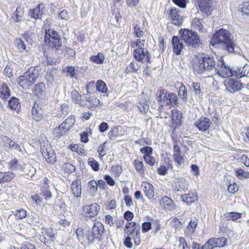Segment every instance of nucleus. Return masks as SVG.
<instances>
[{
  "instance_id": "obj_2",
  "label": "nucleus",
  "mask_w": 249,
  "mask_h": 249,
  "mask_svg": "<svg viewBox=\"0 0 249 249\" xmlns=\"http://www.w3.org/2000/svg\"><path fill=\"white\" fill-rule=\"evenodd\" d=\"M39 75V69L37 67H30L23 75L18 78V83L23 89H29L36 81Z\"/></svg>"
},
{
  "instance_id": "obj_61",
  "label": "nucleus",
  "mask_w": 249,
  "mask_h": 249,
  "mask_svg": "<svg viewBox=\"0 0 249 249\" xmlns=\"http://www.w3.org/2000/svg\"><path fill=\"white\" fill-rule=\"evenodd\" d=\"M228 190L230 193L233 194L238 190V187L235 182L229 184L228 186Z\"/></svg>"
},
{
  "instance_id": "obj_39",
  "label": "nucleus",
  "mask_w": 249,
  "mask_h": 249,
  "mask_svg": "<svg viewBox=\"0 0 249 249\" xmlns=\"http://www.w3.org/2000/svg\"><path fill=\"white\" fill-rule=\"evenodd\" d=\"M95 87L97 90L102 93H106L107 90V88L106 83L101 80H99L97 81Z\"/></svg>"
},
{
  "instance_id": "obj_33",
  "label": "nucleus",
  "mask_w": 249,
  "mask_h": 249,
  "mask_svg": "<svg viewBox=\"0 0 249 249\" xmlns=\"http://www.w3.org/2000/svg\"><path fill=\"white\" fill-rule=\"evenodd\" d=\"M203 22V19L195 18L192 21V25L194 28L196 29L199 30L200 32L202 33L206 31V29L204 27L202 24Z\"/></svg>"
},
{
  "instance_id": "obj_60",
  "label": "nucleus",
  "mask_w": 249,
  "mask_h": 249,
  "mask_svg": "<svg viewBox=\"0 0 249 249\" xmlns=\"http://www.w3.org/2000/svg\"><path fill=\"white\" fill-rule=\"evenodd\" d=\"M172 1L176 5L181 8H185L188 1V0H172Z\"/></svg>"
},
{
  "instance_id": "obj_24",
  "label": "nucleus",
  "mask_w": 249,
  "mask_h": 249,
  "mask_svg": "<svg viewBox=\"0 0 249 249\" xmlns=\"http://www.w3.org/2000/svg\"><path fill=\"white\" fill-rule=\"evenodd\" d=\"M180 198L183 202L190 205L197 200V194L190 192L187 194L180 195Z\"/></svg>"
},
{
  "instance_id": "obj_55",
  "label": "nucleus",
  "mask_w": 249,
  "mask_h": 249,
  "mask_svg": "<svg viewBox=\"0 0 249 249\" xmlns=\"http://www.w3.org/2000/svg\"><path fill=\"white\" fill-rule=\"evenodd\" d=\"M74 122L75 120L74 119V117L71 116L67 118L63 123L65 124V125H67V128L70 129L71 127L74 124Z\"/></svg>"
},
{
  "instance_id": "obj_3",
  "label": "nucleus",
  "mask_w": 249,
  "mask_h": 249,
  "mask_svg": "<svg viewBox=\"0 0 249 249\" xmlns=\"http://www.w3.org/2000/svg\"><path fill=\"white\" fill-rule=\"evenodd\" d=\"M215 61L213 56L208 54H203L198 59L195 71L197 74H202L215 70Z\"/></svg>"
},
{
  "instance_id": "obj_64",
  "label": "nucleus",
  "mask_w": 249,
  "mask_h": 249,
  "mask_svg": "<svg viewBox=\"0 0 249 249\" xmlns=\"http://www.w3.org/2000/svg\"><path fill=\"white\" fill-rule=\"evenodd\" d=\"M212 238L208 240V241L203 246L201 247V249H213L214 246Z\"/></svg>"
},
{
  "instance_id": "obj_4",
  "label": "nucleus",
  "mask_w": 249,
  "mask_h": 249,
  "mask_svg": "<svg viewBox=\"0 0 249 249\" xmlns=\"http://www.w3.org/2000/svg\"><path fill=\"white\" fill-rule=\"evenodd\" d=\"M179 34L181 40L184 41L188 46L196 47L201 44L198 35L194 31L187 29H181Z\"/></svg>"
},
{
  "instance_id": "obj_36",
  "label": "nucleus",
  "mask_w": 249,
  "mask_h": 249,
  "mask_svg": "<svg viewBox=\"0 0 249 249\" xmlns=\"http://www.w3.org/2000/svg\"><path fill=\"white\" fill-rule=\"evenodd\" d=\"M178 91L179 97L183 101L186 102L188 98V92L186 87L182 83L180 84V86L179 87Z\"/></svg>"
},
{
  "instance_id": "obj_11",
  "label": "nucleus",
  "mask_w": 249,
  "mask_h": 249,
  "mask_svg": "<svg viewBox=\"0 0 249 249\" xmlns=\"http://www.w3.org/2000/svg\"><path fill=\"white\" fill-rule=\"evenodd\" d=\"M100 209V206L96 203L86 205L83 208L84 216L89 218H93L97 215Z\"/></svg>"
},
{
  "instance_id": "obj_10",
  "label": "nucleus",
  "mask_w": 249,
  "mask_h": 249,
  "mask_svg": "<svg viewBox=\"0 0 249 249\" xmlns=\"http://www.w3.org/2000/svg\"><path fill=\"white\" fill-rule=\"evenodd\" d=\"M133 55L137 61L142 63H151V54L147 49H136L134 50Z\"/></svg>"
},
{
  "instance_id": "obj_1",
  "label": "nucleus",
  "mask_w": 249,
  "mask_h": 249,
  "mask_svg": "<svg viewBox=\"0 0 249 249\" xmlns=\"http://www.w3.org/2000/svg\"><path fill=\"white\" fill-rule=\"evenodd\" d=\"M231 36V34L229 31L222 28L215 33L212 39L228 53H239V47Z\"/></svg>"
},
{
  "instance_id": "obj_25",
  "label": "nucleus",
  "mask_w": 249,
  "mask_h": 249,
  "mask_svg": "<svg viewBox=\"0 0 249 249\" xmlns=\"http://www.w3.org/2000/svg\"><path fill=\"white\" fill-rule=\"evenodd\" d=\"M164 103L167 106L175 107L178 104V98L175 93L166 91Z\"/></svg>"
},
{
  "instance_id": "obj_27",
  "label": "nucleus",
  "mask_w": 249,
  "mask_h": 249,
  "mask_svg": "<svg viewBox=\"0 0 249 249\" xmlns=\"http://www.w3.org/2000/svg\"><path fill=\"white\" fill-rule=\"evenodd\" d=\"M70 129L67 128L65 124L61 123L58 128H56L53 130V135L54 137L60 138L61 136L66 134Z\"/></svg>"
},
{
  "instance_id": "obj_44",
  "label": "nucleus",
  "mask_w": 249,
  "mask_h": 249,
  "mask_svg": "<svg viewBox=\"0 0 249 249\" xmlns=\"http://www.w3.org/2000/svg\"><path fill=\"white\" fill-rule=\"evenodd\" d=\"M105 59L104 55L102 53H98L96 55H92L90 57V60L94 63L100 64L103 63Z\"/></svg>"
},
{
  "instance_id": "obj_59",
  "label": "nucleus",
  "mask_w": 249,
  "mask_h": 249,
  "mask_svg": "<svg viewBox=\"0 0 249 249\" xmlns=\"http://www.w3.org/2000/svg\"><path fill=\"white\" fill-rule=\"evenodd\" d=\"M192 87H193V91L195 92V94L197 96H200L201 90L200 84L197 82H193Z\"/></svg>"
},
{
  "instance_id": "obj_58",
  "label": "nucleus",
  "mask_w": 249,
  "mask_h": 249,
  "mask_svg": "<svg viewBox=\"0 0 249 249\" xmlns=\"http://www.w3.org/2000/svg\"><path fill=\"white\" fill-rule=\"evenodd\" d=\"M2 141L5 142V143L9 147L10 149H11L12 146L14 145L15 142L14 141H12L10 138L6 136H3L1 138Z\"/></svg>"
},
{
  "instance_id": "obj_46",
  "label": "nucleus",
  "mask_w": 249,
  "mask_h": 249,
  "mask_svg": "<svg viewBox=\"0 0 249 249\" xmlns=\"http://www.w3.org/2000/svg\"><path fill=\"white\" fill-rule=\"evenodd\" d=\"M138 107L141 112L145 113L149 109L148 102L143 100L140 101L138 105Z\"/></svg>"
},
{
  "instance_id": "obj_34",
  "label": "nucleus",
  "mask_w": 249,
  "mask_h": 249,
  "mask_svg": "<svg viewBox=\"0 0 249 249\" xmlns=\"http://www.w3.org/2000/svg\"><path fill=\"white\" fill-rule=\"evenodd\" d=\"M14 176V174L10 172H0V183L10 181Z\"/></svg>"
},
{
  "instance_id": "obj_35",
  "label": "nucleus",
  "mask_w": 249,
  "mask_h": 249,
  "mask_svg": "<svg viewBox=\"0 0 249 249\" xmlns=\"http://www.w3.org/2000/svg\"><path fill=\"white\" fill-rule=\"evenodd\" d=\"M213 242L214 248L223 247L227 245V240L224 237H220L219 238H212Z\"/></svg>"
},
{
  "instance_id": "obj_56",
  "label": "nucleus",
  "mask_w": 249,
  "mask_h": 249,
  "mask_svg": "<svg viewBox=\"0 0 249 249\" xmlns=\"http://www.w3.org/2000/svg\"><path fill=\"white\" fill-rule=\"evenodd\" d=\"M65 172L69 174L72 173L75 171V167L72 164L67 163L65 164Z\"/></svg>"
},
{
  "instance_id": "obj_9",
  "label": "nucleus",
  "mask_w": 249,
  "mask_h": 249,
  "mask_svg": "<svg viewBox=\"0 0 249 249\" xmlns=\"http://www.w3.org/2000/svg\"><path fill=\"white\" fill-rule=\"evenodd\" d=\"M40 151L43 157L46 159L47 162L51 163L56 161V156L52 151L51 146L45 143L41 144Z\"/></svg>"
},
{
  "instance_id": "obj_29",
  "label": "nucleus",
  "mask_w": 249,
  "mask_h": 249,
  "mask_svg": "<svg viewBox=\"0 0 249 249\" xmlns=\"http://www.w3.org/2000/svg\"><path fill=\"white\" fill-rule=\"evenodd\" d=\"M182 114L180 111L178 110H174L172 111V123L175 124L176 126L175 127H178L181 125L182 122L181 119L182 118Z\"/></svg>"
},
{
  "instance_id": "obj_63",
  "label": "nucleus",
  "mask_w": 249,
  "mask_h": 249,
  "mask_svg": "<svg viewBox=\"0 0 249 249\" xmlns=\"http://www.w3.org/2000/svg\"><path fill=\"white\" fill-rule=\"evenodd\" d=\"M172 222L174 224V226L175 227V230H179L181 229L182 226V223L181 222L179 219H178L176 217H174L172 220Z\"/></svg>"
},
{
  "instance_id": "obj_26",
  "label": "nucleus",
  "mask_w": 249,
  "mask_h": 249,
  "mask_svg": "<svg viewBox=\"0 0 249 249\" xmlns=\"http://www.w3.org/2000/svg\"><path fill=\"white\" fill-rule=\"evenodd\" d=\"M160 205L165 210L171 211L174 208L173 201L167 196H163L160 200Z\"/></svg>"
},
{
  "instance_id": "obj_41",
  "label": "nucleus",
  "mask_w": 249,
  "mask_h": 249,
  "mask_svg": "<svg viewBox=\"0 0 249 249\" xmlns=\"http://www.w3.org/2000/svg\"><path fill=\"white\" fill-rule=\"evenodd\" d=\"M166 90L165 89H158L157 92V99L159 104H163L166 95Z\"/></svg>"
},
{
  "instance_id": "obj_42",
  "label": "nucleus",
  "mask_w": 249,
  "mask_h": 249,
  "mask_svg": "<svg viewBox=\"0 0 249 249\" xmlns=\"http://www.w3.org/2000/svg\"><path fill=\"white\" fill-rule=\"evenodd\" d=\"M235 176L237 178L241 179L242 178H249V172L245 171L241 168L234 169Z\"/></svg>"
},
{
  "instance_id": "obj_22",
  "label": "nucleus",
  "mask_w": 249,
  "mask_h": 249,
  "mask_svg": "<svg viewBox=\"0 0 249 249\" xmlns=\"http://www.w3.org/2000/svg\"><path fill=\"white\" fill-rule=\"evenodd\" d=\"M233 76L241 78L244 76L249 77V66L245 65L243 67L234 69Z\"/></svg>"
},
{
  "instance_id": "obj_40",
  "label": "nucleus",
  "mask_w": 249,
  "mask_h": 249,
  "mask_svg": "<svg viewBox=\"0 0 249 249\" xmlns=\"http://www.w3.org/2000/svg\"><path fill=\"white\" fill-rule=\"evenodd\" d=\"M242 213L234 212H228L225 214V216L228 220L235 221L241 217Z\"/></svg>"
},
{
  "instance_id": "obj_45",
  "label": "nucleus",
  "mask_w": 249,
  "mask_h": 249,
  "mask_svg": "<svg viewBox=\"0 0 249 249\" xmlns=\"http://www.w3.org/2000/svg\"><path fill=\"white\" fill-rule=\"evenodd\" d=\"M88 186L89 188L90 193L92 195H94L98 190L97 183L94 180H91L88 182Z\"/></svg>"
},
{
  "instance_id": "obj_21",
  "label": "nucleus",
  "mask_w": 249,
  "mask_h": 249,
  "mask_svg": "<svg viewBox=\"0 0 249 249\" xmlns=\"http://www.w3.org/2000/svg\"><path fill=\"white\" fill-rule=\"evenodd\" d=\"M71 189L74 197H80L82 193L81 180L79 179L74 180L71 183Z\"/></svg>"
},
{
  "instance_id": "obj_37",
  "label": "nucleus",
  "mask_w": 249,
  "mask_h": 249,
  "mask_svg": "<svg viewBox=\"0 0 249 249\" xmlns=\"http://www.w3.org/2000/svg\"><path fill=\"white\" fill-rule=\"evenodd\" d=\"M146 218L147 221L143 222L142 225V230L143 233L147 232L151 229V222L152 221H154V220L149 216Z\"/></svg>"
},
{
  "instance_id": "obj_23",
  "label": "nucleus",
  "mask_w": 249,
  "mask_h": 249,
  "mask_svg": "<svg viewBox=\"0 0 249 249\" xmlns=\"http://www.w3.org/2000/svg\"><path fill=\"white\" fill-rule=\"evenodd\" d=\"M46 86L43 82H39L35 86L34 92L38 98H44Z\"/></svg>"
},
{
  "instance_id": "obj_20",
  "label": "nucleus",
  "mask_w": 249,
  "mask_h": 249,
  "mask_svg": "<svg viewBox=\"0 0 249 249\" xmlns=\"http://www.w3.org/2000/svg\"><path fill=\"white\" fill-rule=\"evenodd\" d=\"M172 44L174 53L178 55L183 48V44L181 39L177 36H174L172 39Z\"/></svg>"
},
{
  "instance_id": "obj_48",
  "label": "nucleus",
  "mask_w": 249,
  "mask_h": 249,
  "mask_svg": "<svg viewBox=\"0 0 249 249\" xmlns=\"http://www.w3.org/2000/svg\"><path fill=\"white\" fill-rule=\"evenodd\" d=\"M88 163L94 171H98L99 170V164L95 159L90 158L88 160Z\"/></svg>"
},
{
  "instance_id": "obj_8",
  "label": "nucleus",
  "mask_w": 249,
  "mask_h": 249,
  "mask_svg": "<svg viewBox=\"0 0 249 249\" xmlns=\"http://www.w3.org/2000/svg\"><path fill=\"white\" fill-rule=\"evenodd\" d=\"M171 186L174 191L182 193L188 190L189 183L183 178H175Z\"/></svg>"
},
{
  "instance_id": "obj_53",
  "label": "nucleus",
  "mask_w": 249,
  "mask_h": 249,
  "mask_svg": "<svg viewBox=\"0 0 249 249\" xmlns=\"http://www.w3.org/2000/svg\"><path fill=\"white\" fill-rule=\"evenodd\" d=\"M140 152L144 154L143 156H149L153 153V149L150 146H144L140 149Z\"/></svg>"
},
{
  "instance_id": "obj_14",
  "label": "nucleus",
  "mask_w": 249,
  "mask_h": 249,
  "mask_svg": "<svg viewBox=\"0 0 249 249\" xmlns=\"http://www.w3.org/2000/svg\"><path fill=\"white\" fill-rule=\"evenodd\" d=\"M46 12L45 6L43 3H39L36 8L29 11V14L31 18L37 19H41L42 15Z\"/></svg>"
},
{
  "instance_id": "obj_50",
  "label": "nucleus",
  "mask_w": 249,
  "mask_h": 249,
  "mask_svg": "<svg viewBox=\"0 0 249 249\" xmlns=\"http://www.w3.org/2000/svg\"><path fill=\"white\" fill-rule=\"evenodd\" d=\"M119 130L117 126H114L111 128L108 134V137L111 140H114L119 136Z\"/></svg>"
},
{
  "instance_id": "obj_31",
  "label": "nucleus",
  "mask_w": 249,
  "mask_h": 249,
  "mask_svg": "<svg viewBox=\"0 0 249 249\" xmlns=\"http://www.w3.org/2000/svg\"><path fill=\"white\" fill-rule=\"evenodd\" d=\"M9 88L5 83H2L0 88V97L3 100H7L10 96Z\"/></svg>"
},
{
  "instance_id": "obj_62",
  "label": "nucleus",
  "mask_w": 249,
  "mask_h": 249,
  "mask_svg": "<svg viewBox=\"0 0 249 249\" xmlns=\"http://www.w3.org/2000/svg\"><path fill=\"white\" fill-rule=\"evenodd\" d=\"M134 34L137 37H141L143 35V32L140 29V27L136 24L134 26Z\"/></svg>"
},
{
  "instance_id": "obj_15",
  "label": "nucleus",
  "mask_w": 249,
  "mask_h": 249,
  "mask_svg": "<svg viewBox=\"0 0 249 249\" xmlns=\"http://www.w3.org/2000/svg\"><path fill=\"white\" fill-rule=\"evenodd\" d=\"M124 230L126 231L127 235L134 236V235L139 234L140 233V225L135 222H127Z\"/></svg>"
},
{
  "instance_id": "obj_54",
  "label": "nucleus",
  "mask_w": 249,
  "mask_h": 249,
  "mask_svg": "<svg viewBox=\"0 0 249 249\" xmlns=\"http://www.w3.org/2000/svg\"><path fill=\"white\" fill-rule=\"evenodd\" d=\"M241 12L244 15L249 16V3L244 2L243 4L239 6Z\"/></svg>"
},
{
  "instance_id": "obj_47",
  "label": "nucleus",
  "mask_w": 249,
  "mask_h": 249,
  "mask_svg": "<svg viewBox=\"0 0 249 249\" xmlns=\"http://www.w3.org/2000/svg\"><path fill=\"white\" fill-rule=\"evenodd\" d=\"M135 169L141 175L144 174V167L142 161L135 160L134 161Z\"/></svg>"
},
{
  "instance_id": "obj_17",
  "label": "nucleus",
  "mask_w": 249,
  "mask_h": 249,
  "mask_svg": "<svg viewBox=\"0 0 249 249\" xmlns=\"http://www.w3.org/2000/svg\"><path fill=\"white\" fill-rule=\"evenodd\" d=\"M173 160L177 166H180L184 162L183 156L181 155V151L179 146L175 144L173 146Z\"/></svg>"
},
{
  "instance_id": "obj_7",
  "label": "nucleus",
  "mask_w": 249,
  "mask_h": 249,
  "mask_svg": "<svg viewBox=\"0 0 249 249\" xmlns=\"http://www.w3.org/2000/svg\"><path fill=\"white\" fill-rule=\"evenodd\" d=\"M233 71L234 69L226 64L223 57H221L214 71L221 77L226 78L233 76Z\"/></svg>"
},
{
  "instance_id": "obj_19",
  "label": "nucleus",
  "mask_w": 249,
  "mask_h": 249,
  "mask_svg": "<svg viewBox=\"0 0 249 249\" xmlns=\"http://www.w3.org/2000/svg\"><path fill=\"white\" fill-rule=\"evenodd\" d=\"M7 107L11 110L19 113L20 110L21 104L19 99L15 97H11L8 101Z\"/></svg>"
},
{
  "instance_id": "obj_16",
  "label": "nucleus",
  "mask_w": 249,
  "mask_h": 249,
  "mask_svg": "<svg viewBox=\"0 0 249 249\" xmlns=\"http://www.w3.org/2000/svg\"><path fill=\"white\" fill-rule=\"evenodd\" d=\"M211 121L206 117H201L194 123L195 126L200 131H205L210 126Z\"/></svg>"
},
{
  "instance_id": "obj_6",
  "label": "nucleus",
  "mask_w": 249,
  "mask_h": 249,
  "mask_svg": "<svg viewBox=\"0 0 249 249\" xmlns=\"http://www.w3.org/2000/svg\"><path fill=\"white\" fill-rule=\"evenodd\" d=\"M46 44L53 49L58 50L61 46V39L57 32L54 30H46L44 36Z\"/></svg>"
},
{
  "instance_id": "obj_38",
  "label": "nucleus",
  "mask_w": 249,
  "mask_h": 249,
  "mask_svg": "<svg viewBox=\"0 0 249 249\" xmlns=\"http://www.w3.org/2000/svg\"><path fill=\"white\" fill-rule=\"evenodd\" d=\"M22 15V9L20 7H18L16 11L13 13L12 17L15 22H18L21 20Z\"/></svg>"
},
{
  "instance_id": "obj_5",
  "label": "nucleus",
  "mask_w": 249,
  "mask_h": 249,
  "mask_svg": "<svg viewBox=\"0 0 249 249\" xmlns=\"http://www.w3.org/2000/svg\"><path fill=\"white\" fill-rule=\"evenodd\" d=\"M104 232V227L100 222L94 224L92 229L88 231L84 236L88 241V243L91 244L94 241L100 242L102 240Z\"/></svg>"
},
{
  "instance_id": "obj_49",
  "label": "nucleus",
  "mask_w": 249,
  "mask_h": 249,
  "mask_svg": "<svg viewBox=\"0 0 249 249\" xmlns=\"http://www.w3.org/2000/svg\"><path fill=\"white\" fill-rule=\"evenodd\" d=\"M14 44L20 52L24 51L26 49L24 41L20 38H16L14 41Z\"/></svg>"
},
{
  "instance_id": "obj_52",
  "label": "nucleus",
  "mask_w": 249,
  "mask_h": 249,
  "mask_svg": "<svg viewBox=\"0 0 249 249\" xmlns=\"http://www.w3.org/2000/svg\"><path fill=\"white\" fill-rule=\"evenodd\" d=\"M14 213L19 219L25 218L27 215L26 211L23 209H19L18 210H15Z\"/></svg>"
},
{
  "instance_id": "obj_12",
  "label": "nucleus",
  "mask_w": 249,
  "mask_h": 249,
  "mask_svg": "<svg viewBox=\"0 0 249 249\" xmlns=\"http://www.w3.org/2000/svg\"><path fill=\"white\" fill-rule=\"evenodd\" d=\"M178 10L177 8H172L167 11L168 18L171 23L177 26H180L183 22L182 17L179 15Z\"/></svg>"
},
{
  "instance_id": "obj_32",
  "label": "nucleus",
  "mask_w": 249,
  "mask_h": 249,
  "mask_svg": "<svg viewBox=\"0 0 249 249\" xmlns=\"http://www.w3.org/2000/svg\"><path fill=\"white\" fill-rule=\"evenodd\" d=\"M40 194L46 200L52 198V193L46 182L41 187Z\"/></svg>"
},
{
  "instance_id": "obj_57",
  "label": "nucleus",
  "mask_w": 249,
  "mask_h": 249,
  "mask_svg": "<svg viewBox=\"0 0 249 249\" xmlns=\"http://www.w3.org/2000/svg\"><path fill=\"white\" fill-rule=\"evenodd\" d=\"M143 159L144 161L151 166H153L156 163V160L153 156H143Z\"/></svg>"
},
{
  "instance_id": "obj_51",
  "label": "nucleus",
  "mask_w": 249,
  "mask_h": 249,
  "mask_svg": "<svg viewBox=\"0 0 249 249\" xmlns=\"http://www.w3.org/2000/svg\"><path fill=\"white\" fill-rule=\"evenodd\" d=\"M45 233L53 241L56 237V231L52 229V228H45Z\"/></svg>"
},
{
  "instance_id": "obj_43",
  "label": "nucleus",
  "mask_w": 249,
  "mask_h": 249,
  "mask_svg": "<svg viewBox=\"0 0 249 249\" xmlns=\"http://www.w3.org/2000/svg\"><path fill=\"white\" fill-rule=\"evenodd\" d=\"M140 68V66L135 62H131L129 67L126 68V72L127 73H137Z\"/></svg>"
},
{
  "instance_id": "obj_13",
  "label": "nucleus",
  "mask_w": 249,
  "mask_h": 249,
  "mask_svg": "<svg viewBox=\"0 0 249 249\" xmlns=\"http://www.w3.org/2000/svg\"><path fill=\"white\" fill-rule=\"evenodd\" d=\"M226 89L231 93L238 91L243 87L242 83L237 80L231 78L225 84Z\"/></svg>"
},
{
  "instance_id": "obj_28",
  "label": "nucleus",
  "mask_w": 249,
  "mask_h": 249,
  "mask_svg": "<svg viewBox=\"0 0 249 249\" xmlns=\"http://www.w3.org/2000/svg\"><path fill=\"white\" fill-rule=\"evenodd\" d=\"M142 187L144 188V193L146 196L149 199L154 200V191L153 186L149 183L142 184Z\"/></svg>"
},
{
  "instance_id": "obj_18",
  "label": "nucleus",
  "mask_w": 249,
  "mask_h": 249,
  "mask_svg": "<svg viewBox=\"0 0 249 249\" xmlns=\"http://www.w3.org/2000/svg\"><path fill=\"white\" fill-rule=\"evenodd\" d=\"M212 0H197V5L200 10L207 15L210 14L213 10L211 6Z\"/></svg>"
},
{
  "instance_id": "obj_30",
  "label": "nucleus",
  "mask_w": 249,
  "mask_h": 249,
  "mask_svg": "<svg viewBox=\"0 0 249 249\" xmlns=\"http://www.w3.org/2000/svg\"><path fill=\"white\" fill-rule=\"evenodd\" d=\"M43 110L37 105V107L34 105L32 109V116L34 120L39 121L42 118Z\"/></svg>"
}]
</instances>
